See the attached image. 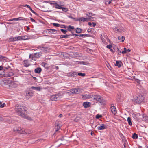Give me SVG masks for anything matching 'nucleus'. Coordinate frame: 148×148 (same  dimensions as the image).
Listing matches in <instances>:
<instances>
[{
    "instance_id": "nucleus-1",
    "label": "nucleus",
    "mask_w": 148,
    "mask_h": 148,
    "mask_svg": "<svg viewBox=\"0 0 148 148\" xmlns=\"http://www.w3.org/2000/svg\"><path fill=\"white\" fill-rule=\"evenodd\" d=\"M27 108L23 105L17 104L15 106V111L17 112L24 118L27 119Z\"/></svg>"
},
{
    "instance_id": "nucleus-2",
    "label": "nucleus",
    "mask_w": 148,
    "mask_h": 148,
    "mask_svg": "<svg viewBox=\"0 0 148 148\" xmlns=\"http://www.w3.org/2000/svg\"><path fill=\"white\" fill-rule=\"evenodd\" d=\"M90 100L93 101H99L102 105L105 103V101L103 99V97L98 95L91 94Z\"/></svg>"
},
{
    "instance_id": "nucleus-3",
    "label": "nucleus",
    "mask_w": 148,
    "mask_h": 148,
    "mask_svg": "<svg viewBox=\"0 0 148 148\" xmlns=\"http://www.w3.org/2000/svg\"><path fill=\"white\" fill-rule=\"evenodd\" d=\"M83 90L82 88H77L72 89L68 90V93H71L72 94H78L82 92Z\"/></svg>"
},
{
    "instance_id": "nucleus-4",
    "label": "nucleus",
    "mask_w": 148,
    "mask_h": 148,
    "mask_svg": "<svg viewBox=\"0 0 148 148\" xmlns=\"http://www.w3.org/2000/svg\"><path fill=\"white\" fill-rule=\"evenodd\" d=\"M13 72L10 71L9 72H6L5 71H2L0 72V75H3L5 77H9L14 75Z\"/></svg>"
},
{
    "instance_id": "nucleus-5",
    "label": "nucleus",
    "mask_w": 148,
    "mask_h": 148,
    "mask_svg": "<svg viewBox=\"0 0 148 148\" xmlns=\"http://www.w3.org/2000/svg\"><path fill=\"white\" fill-rule=\"evenodd\" d=\"M144 99L143 96L142 95H140L134 99V101L137 103H140L143 101Z\"/></svg>"
},
{
    "instance_id": "nucleus-6",
    "label": "nucleus",
    "mask_w": 148,
    "mask_h": 148,
    "mask_svg": "<svg viewBox=\"0 0 148 148\" xmlns=\"http://www.w3.org/2000/svg\"><path fill=\"white\" fill-rule=\"evenodd\" d=\"M13 130L15 132H17L20 134H24L25 133V131L21 128V127H15L13 129Z\"/></svg>"
},
{
    "instance_id": "nucleus-7",
    "label": "nucleus",
    "mask_w": 148,
    "mask_h": 148,
    "mask_svg": "<svg viewBox=\"0 0 148 148\" xmlns=\"http://www.w3.org/2000/svg\"><path fill=\"white\" fill-rule=\"evenodd\" d=\"M75 21H79V22L82 21L84 22L86 21L88 22L89 21H91V20H90V18H84L83 17H82L76 19Z\"/></svg>"
},
{
    "instance_id": "nucleus-8",
    "label": "nucleus",
    "mask_w": 148,
    "mask_h": 148,
    "mask_svg": "<svg viewBox=\"0 0 148 148\" xmlns=\"http://www.w3.org/2000/svg\"><path fill=\"white\" fill-rule=\"evenodd\" d=\"M91 97V94L90 95H87L85 94L84 95H82L81 96V98L82 99H89L90 100Z\"/></svg>"
},
{
    "instance_id": "nucleus-9",
    "label": "nucleus",
    "mask_w": 148,
    "mask_h": 148,
    "mask_svg": "<svg viewBox=\"0 0 148 148\" xmlns=\"http://www.w3.org/2000/svg\"><path fill=\"white\" fill-rule=\"evenodd\" d=\"M60 98V97L58 95H52L51 96V99L52 101H55Z\"/></svg>"
},
{
    "instance_id": "nucleus-10",
    "label": "nucleus",
    "mask_w": 148,
    "mask_h": 148,
    "mask_svg": "<svg viewBox=\"0 0 148 148\" xmlns=\"http://www.w3.org/2000/svg\"><path fill=\"white\" fill-rule=\"evenodd\" d=\"M111 111L113 114L115 115L117 113L116 110L114 106H112L111 107Z\"/></svg>"
},
{
    "instance_id": "nucleus-11",
    "label": "nucleus",
    "mask_w": 148,
    "mask_h": 148,
    "mask_svg": "<svg viewBox=\"0 0 148 148\" xmlns=\"http://www.w3.org/2000/svg\"><path fill=\"white\" fill-rule=\"evenodd\" d=\"M106 128V127L103 124H101V125L97 127V129L99 130H103Z\"/></svg>"
},
{
    "instance_id": "nucleus-12",
    "label": "nucleus",
    "mask_w": 148,
    "mask_h": 148,
    "mask_svg": "<svg viewBox=\"0 0 148 148\" xmlns=\"http://www.w3.org/2000/svg\"><path fill=\"white\" fill-rule=\"evenodd\" d=\"M49 34H56L57 30L54 29H49L47 30Z\"/></svg>"
},
{
    "instance_id": "nucleus-13",
    "label": "nucleus",
    "mask_w": 148,
    "mask_h": 148,
    "mask_svg": "<svg viewBox=\"0 0 148 148\" xmlns=\"http://www.w3.org/2000/svg\"><path fill=\"white\" fill-rule=\"evenodd\" d=\"M16 38H18L17 40H25V39H28V36H25V38H24V37H22L21 36H18V37H16Z\"/></svg>"
},
{
    "instance_id": "nucleus-14",
    "label": "nucleus",
    "mask_w": 148,
    "mask_h": 148,
    "mask_svg": "<svg viewBox=\"0 0 148 148\" xmlns=\"http://www.w3.org/2000/svg\"><path fill=\"white\" fill-rule=\"evenodd\" d=\"M122 62L121 61H117L115 64V66H117L118 67H120L121 66Z\"/></svg>"
},
{
    "instance_id": "nucleus-15",
    "label": "nucleus",
    "mask_w": 148,
    "mask_h": 148,
    "mask_svg": "<svg viewBox=\"0 0 148 148\" xmlns=\"http://www.w3.org/2000/svg\"><path fill=\"white\" fill-rule=\"evenodd\" d=\"M142 119L143 121H148V116L145 114H143Z\"/></svg>"
},
{
    "instance_id": "nucleus-16",
    "label": "nucleus",
    "mask_w": 148,
    "mask_h": 148,
    "mask_svg": "<svg viewBox=\"0 0 148 148\" xmlns=\"http://www.w3.org/2000/svg\"><path fill=\"white\" fill-rule=\"evenodd\" d=\"M31 89H34L36 91H40L42 88L40 87H31L30 88Z\"/></svg>"
},
{
    "instance_id": "nucleus-17",
    "label": "nucleus",
    "mask_w": 148,
    "mask_h": 148,
    "mask_svg": "<svg viewBox=\"0 0 148 148\" xmlns=\"http://www.w3.org/2000/svg\"><path fill=\"white\" fill-rule=\"evenodd\" d=\"M90 102H86L83 103V105L85 108H87L90 106Z\"/></svg>"
},
{
    "instance_id": "nucleus-18",
    "label": "nucleus",
    "mask_w": 148,
    "mask_h": 148,
    "mask_svg": "<svg viewBox=\"0 0 148 148\" xmlns=\"http://www.w3.org/2000/svg\"><path fill=\"white\" fill-rule=\"evenodd\" d=\"M131 50L129 49H127L126 48H124V50L121 52L122 53L124 54L127 53V52H130Z\"/></svg>"
},
{
    "instance_id": "nucleus-19",
    "label": "nucleus",
    "mask_w": 148,
    "mask_h": 148,
    "mask_svg": "<svg viewBox=\"0 0 148 148\" xmlns=\"http://www.w3.org/2000/svg\"><path fill=\"white\" fill-rule=\"evenodd\" d=\"M29 58H31L32 60H36V57L34 56V54H30L29 55Z\"/></svg>"
},
{
    "instance_id": "nucleus-20",
    "label": "nucleus",
    "mask_w": 148,
    "mask_h": 148,
    "mask_svg": "<svg viewBox=\"0 0 148 148\" xmlns=\"http://www.w3.org/2000/svg\"><path fill=\"white\" fill-rule=\"evenodd\" d=\"M42 71V69L40 67H38L35 69L34 71L36 73H39Z\"/></svg>"
},
{
    "instance_id": "nucleus-21",
    "label": "nucleus",
    "mask_w": 148,
    "mask_h": 148,
    "mask_svg": "<svg viewBox=\"0 0 148 148\" xmlns=\"http://www.w3.org/2000/svg\"><path fill=\"white\" fill-rule=\"evenodd\" d=\"M7 58L5 56H3L2 55H0V61H4V60L6 61V59Z\"/></svg>"
},
{
    "instance_id": "nucleus-22",
    "label": "nucleus",
    "mask_w": 148,
    "mask_h": 148,
    "mask_svg": "<svg viewBox=\"0 0 148 148\" xmlns=\"http://www.w3.org/2000/svg\"><path fill=\"white\" fill-rule=\"evenodd\" d=\"M72 35L70 34L69 35L66 34V35H61L60 36V38H69V36Z\"/></svg>"
},
{
    "instance_id": "nucleus-23",
    "label": "nucleus",
    "mask_w": 148,
    "mask_h": 148,
    "mask_svg": "<svg viewBox=\"0 0 148 148\" xmlns=\"http://www.w3.org/2000/svg\"><path fill=\"white\" fill-rule=\"evenodd\" d=\"M68 30L71 31V30H73L74 29V27L73 26L69 25L67 27Z\"/></svg>"
},
{
    "instance_id": "nucleus-24",
    "label": "nucleus",
    "mask_w": 148,
    "mask_h": 148,
    "mask_svg": "<svg viewBox=\"0 0 148 148\" xmlns=\"http://www.w3.org/2000/svg\"><path fill=\"white\" fill-rule=\"evenodd\" d=\"M23 65L25 67H28V61L27 60H25L23 62Z\"/></svg>"
},
{
    "instance_id": "nucleus-25",
    "label": "nucleus",
    "mask_w": 148,
    "mask_h": 148,
    "mask_svg": "<svg viewBox=\"0 0 148 148\" xmlns=\"http://www.w3.org/2000/svg\"><path fill=\"white\" fill-rule=\"evenodd\" d=\"M7 70H9V71L12 70V69H11V67L9 66H8V67H3V70L4 71H5Z\"/></svg>"
},
{
    "instance_id": "nucleus-26",
    "label": "nucleus",
    "mask_w": 148,
    "mask_h": 148,
    "mask_svg": "<svg viewBox=\"0 0 148 148\" xmlns=\"http://www.w3.org/2000/svg\"><path fill=\"white\" fill-rule=\"evenodd\" d=\"M127 121L128 122L129 124L130 125H132V123L131 122V119L130 117H128Z\"/></svg>"
},
{
    "instance_id": "nucleus-27",
    "label": "nucleus",
    "mask_w": 148,
    "mask_h": 148,
    "mask_svg": "<svg viewBox=\"0 0 148 148\" xmlns=\"http://www.w3.org/2000/svg\"><path fill=\"white\" fill-rule=\"evenodd\" d=\"M54 7L56 8L57 9H61L62 8V7L61 5H60L59 4H58L57 3L55 4V5Z\"/></svg>"
},
{
    "instance_id": "nucleus-28",
    "label": "nucleus",
    "mask_w": 148,
    "mask_h": 148,
    "mask_svg": "<svg viewBox=\"0 0 148 148\" xmlns=\"http://www.w3.org/2000/svg\"><path fill=\"white\" fill-rule=\"evenodd\" d=\"M82 29L80 28H77L75 29V32L76 33H80L82 32Z\"/></svg>"
},
{
    "instance_id": "nucleus-29",
    "label": "nucleus",
    "mask_w": 148,
    "mask_h": 148,
    "mask_svg": "<svg viewBox=\"0 0 148 148\" xmlns=\"http://www.w3.org/2000/svg\"><path fill=\"white\" fill-rule=\"evenodd\" d=\"M24 19H25V18L23 17H20L18 18H15L14 20L15 21H16L18 20H24Z\"/></svg>"
},
{
    "instance_id": "nucleus-30",
    "label": "nucleus",
    "mask_w": 148,
    "mask_h": 148,
    "mask_svg": "<svg viewBox=\"0 0 148 148\" xmlns=\"http://www.w3.org/2000/svg\"><path fill=\"white\" fill-rule=\"evenodd\" d=\"M78 36L81 37H82L84 36V37H86L90 36V35L89 34H80L78 35Z\"/></svg>"
},
{
    "instance_id": "nucleus-31",
    "label": "nucleus",
    "mask_w": 148,
    "mask_h": 148,
    "mask_svg": "<svg viewBox=\"0 0 148 148\" xmlns=\"http://www.w3.org/2000/svg\"><path fill=\"white\" fill-rule=\"evenodd\" d=\"M28 8L30 10V11L34 14L36 15H37V14L31 8V7L28 5Z\"/></svg>"
},
{
    "instance_id": "nucleus-32",
    "label": "nucleus",
    "mask_w": 148,
    "mask_h": 148,
    "mask_svg": "<svg viewBox=\"0 0 148 148\" xmlns=\"http://www.w3.org/2000/svg\"><path fill=\"white\" fill-rule=\"evenodd\" d=\"M69 73L68 74V75L69 76H70L72 77H74V73Z\"/></svg>"
},
{
    "instance_id": "nucleus-33",
    "label": "nucleus",
    "mask_w": 148,
    "mask_h": 148,
    "mask_svg": "<svg viewBox=\"0 0 148 148\" xmlns=\"http://www.w3.org/2000/svg\"><path fill=\"white\" fill-rule=\"evenodd\" d=\"M34 94V92L33 91L29 90L28 92V96H33Z\"/></svg>"
},
{
    "instance_id": "nucleus-34",
    "label": "nucleus",
    "mask_w": 148,
    "mask_h": 148,
    "mask_svg": "<svg viewBox=\"0 0 148 148\" xmlns=\"http://www.w3.org/2000/svg\"><path fill=\"white\" fill-rule=\"evenodd\" d=\"M87 15L89 17L88 18H90V20H92V19L93 18L91 17V16L92 15V14L91 13H89L87 14Z\"/></svg>"
},
{
    "instance_id": "nucleus-35",
    "label": "nucleus",
    "mask_w": 148,
    "mask_h": 148,
    "mask_svg": "<svg viewBox=\"0 0 148 148\" xmlns=\"http://www.w3.org/2000/svg\"><path fill=\"white\" fill-rule=\"evenodd\" d=\"M132 138L133 139H136L138 138L137 135L136 133H134L133 135Z\"/></svg>"
},
{
    "instance_id": "nucleus-36",
    "label": "nucleus",
    "mask_w": 148,
    "mask_h": 148,
    "mask_svg": "<svg viewBox=\"0 0 148 148\" xmlns=\"http://www.w3.org/2000/svg\"><path fill=\"white\" fill-rule=\"evenodd\" d=\"M34 54V56H35V57H36V59L37 58H38L40 56V54L38 53H36Z\"/></svg>"
},
{
    "instance_id": "nucleus-37",
    "label": "nucleus",
    "mask_w": 148,
    "mask_h": 148,
    "mask_svg": "<svg viewBox=\"0 0 148 148\" xmlns=\"http://www.w3.org/2000/svg\"><path fill=\"white\" fill-rule=\"evenodd\" d=\"M78 75L79 76L84 77L85 75L86 74L85 73H82L81 72H79V73H78Z\"/></svg>"
},
{
    "instance_id": "nucleus-38",
    "label": "nucleus",
    "mask_w": 148,
    "mask_h": 148,
    "mask_svg": "<svg viewBox=\"0 0 148 148\" xmlns=\"http://www.w3.org/2000/svg\"><path fill=\"white\" fill-rule=\"evenodd\" d=\"M60 30L64 34H66L67 32V30H64L63 29H61Z\"/></svg>"
},
{
    "instance_id": "nucleus-39",
    "label": "nucleus",
    "mask_w": 148,
    "mask_h": 148,
    "mask_svg": "<svg viewBox=\"0 0 148 148\" xmlns=\"http://www.w3.org/2000/svg\"><path fill=\"white\" fill-rule=\"evenodd\" d=\"M64 12H66L68 10L67 8H66L62 7V8L61 9Z\"/></svg>"
},
{
    "instance_id": "nucleus-40",
    "label": "nucleus",
    "mask_w": 148,
    "mask_h": 148,
    "mask_svg": "<svg viewBox=\"0 0 148 148\" xmlns=\"http://www.w3.org/2000/svg\"><path fill=\"white\" fill-rule=\"evenodd\" d=\"M38 48L42 50H44L45 49L44 47H42V46H38Z\"/></svg>"
},
{
    "instance_id": "nucleus-41",
    "label": "nucleus",
    "mask_w": 148,
    "mask_h": 148,
    "mask_svg": "<svg viewBox=\"0 0 148 148\" xmlns=\"http://www.w3.org/2000/svg\"><path fill=\"white\" fill-rule=\"evenodd\" d=\"M53 25L54 26L59 27L60 26V25L59 24L57 23H53Z\"/></svg>"
},
{
    "instance_id": "nucleus-42",
    "label": "nucleus",
    "mask_w": 148,
    "mask_h": 148,
    "mask_svg": "<svg viewBox=\"0 0 148 148\" xmlns=\"http://www.w3.org/2000/svg\"><path fill=\"white\" fill-rule=\"evenodd\" d=\"M115 30L116 32H120L121 29L118 27H116L115 29Z\"/></svg>"
},
{
    "instance_id": "nucleus-43",
    "label": "nucleus",
    "mask_w": 148,
    "mask_h": 148,
    "mask_svg": "<svg viewBox=\"0 0 148 148\" xmlns=\"http://www.w3.org/2000/svg\"><path fill=\"white\" fill-rule=\"evenodd\" d=\"M22 71L23 72V73H25L23 74L24 75H27V70H25V71H24V69H23V70Z\"/></svg>"
},
{
    "instance_id": "nucleus-44",
    "label": "nucleus",
    "mask_w": 148,
    "mask_h": 148,
    "mask_svg": "<svg viewBox=\"0 0 148 148\" xmlns=\"http://www.w3.org/2000/svg\"><path fill=\"white\" fill-rule=\"evenodd\" d=\"M60 27L61 28H66V27L65 25H60Z\"/></svg>"
},
{
    "instance_id": "nucleus-45",
    "label": "nucleus",
    "mask_w": 148,
    "mask_h": 148,
    "mask_svg": "<svg viewBox=\"0 0 148 148\" xmlns=\"http://www.w3.org/2000/svg\"><path fill=\"white\" fill-rule=\"evenodd\" d=\"M102 117V116L101 115L97 114L96 115V118L97 119H98Z\"/></svg>"
},
{
    "instance_id": "nucleus-46",
    "label": "nucleus",
    "mask_w": 148,
    "mask_h": 148,
    "mask_svg": "<svg viewBox=\"0 0 148 148\" xmlns=\"http://www.w3.org/2000/svg\"><path fill=\"white\" fill-rule=\"evenodd\" d=\"M44 47V50H42L43 51H44L45 52H46L47 51V48L46 47Z\"/></svg>"
},
{
    "instance_id": "nucleus-47",
    "label": "nucleus",
    "mask_w": 148,
    "mask_h": 148,
    "mask_svg": "<svg viewBox=\"0 0 148 148\" xmlns=\"http://www.w3.org/2000/svg\"><path fill=\"white\" fill-rule=\"evenodd\" d=\"M17 38H16V37H12L13 42L17 41Z\"/></svg>"
},
{
    "instance_id": "nucleus-48",
    "label": "nucleus",
    "mask_w": 148,
    "mask_h": 148,
    "mask_svg": "<svg viewBox=\"0 0 148 148\" xmlns=\"http://www.w3.org/2000/svg\"><path fill=\"white\" fill-rule=\"evenodd\" d=\"M106 47L107 48L110 49L111 48H112V46L111 45L109 44V45H107L106 46Z\"/></svg>"
},
{
    "instance_id": "nucleus-49",
    "label": "nucleus",
    "mask_w": 148,
    "mask_h": 148,
    "mask_svg": "<svg viewBox=\"0 0 148 148\" xmlns=\"http://www.w3.org/2000/svg\"><path fill=\"white\" fill-rule=\"evenodd\" d=\"M116 50L118 52V54L119 55H120L121 53V51L118 48H117Z\"/></svg>"
},
{
    "instance_id": "nucleus-50",
    "label": "nucleus",
    "mask_w": 148,
    "mask_h": 148,
    "mask_svg": "<svg viewBox=\"0 0 148 148\" xmlns=\"http://www.w3.org/2000/svg\"><path fill=\"white\" fill-rule=\"evenodd\" d=\"M28 122H29V121H30L32 123H34V121L31 118L28 117Z\"/></svg>"
},
{
    "instance_id": "nucleus-51",
    "label": "nucleus",
    "mask_w": 148,
    "mask_h": 148,
    "mask_svg": "<svg viewBox=\"0 0 148 148\" xmlns=\"http://www.w3.org/2000/svg\"><path fill=\"white\" fill-rule=\"evenodd\" d=\"M6 105L5 104V103H3L2 104H1L0 106V107L1 108H3Z\"/></svg>"
},
{
    "instance_id": "nucleus-52",
    "label": "nucleus",
    "mask_w": 148,
    "mask_h": 148,
    "mask_svg": "<svg viewBox=\"0 0 148 148\" xmlns=\"http://www.w3.org/2000/svg\"><path fill=\"white\" fill-rule=\"evenodd\" d=\"M8 40L10 42H12V37H11L8 39Z\"/></svg>"
},
{
    "instance_id": "nucleus-53",
    "label": "nucleus",
    "mask_w": 148,
    "mask_h": 148,
    "mask_svg": "<svg viewBox=\"0 0 148 148\" xmlns=\"http://www.w3.org/2000/svg\"><path fill=\"white\" fill-rule=\"evenodd\" d=\"M47 65V64L45 62H42V66H45Z\"/></svg>"
},
{
    "instance_id": "nucleus-54",
    "label": "nucleus",
    "mask_w": 148,
    "mask_h": 148,
    "mask_svg": "<svg viewBox=\"0 0 148 148\" xmlns=\"http://www.w3.org/2000/svg\"><path fill=\"white\" fill-rule=\"evenodd\" d=\"M121 39H122V40H121L122 42H124V41L125 40V37L123 36H122L121 37Z\"/></svg>"
},
{
    "instance_id": "nucleus-55",
    "label": "nucleus",
    "mask_w": 148,
    "mask_h": 148,
    "mask_svg": "<svg viewBox=\"0 0 148 148\" xmlns=\"http://www.w3.org/2000/svg\"><path fill=\"white\" fill-rule=\"evenodd\" d=\"M92 29H88V30H87V32H88V33H90V32H92Z\"/></svg>"
},
{
    "instance_id": "nucleus-56",
    "label": "nucleus",
    "mask_w": 148,
    "mask_h": 148,
    "mask_svg": "<svg viewBox=\"0 0 148 148\" xmlns=\"http://www.w3.org/2000/svg\"><path fill=\"white\" fill-rule=\"evenodd\" d=\"M79 62V64H86L85 63V62Z\"/></svg>"
},
{
    "instance_id": "nucleus-57",
    "label": "nucleus",
    "mask_w": 148,
    "mask_h": 148,
    "mask_svg": "<svg viewBox=\"0 0 148 148\" xmlns=\"http://www.w3.org/2000/svg\"><path fill=\"white\" fill-rule=\"evenodd\" d=\"M30 18L31 20V21L32 22H35V20L33 19V18H31V17H30Z\"/></svg>"
},
{
    "instance_id": "nucleus-58",
    "label": "nucleus",
    "mask_w": 148,
    "mask_h": 148,
    "mask_svg": "<svg viewBox=\"0 0 148 148\" xmlns=\"http://www.w3.org/2000/svg\"><path fill=\"white\" fill-rule=\"evenodd\" d=\"M50 3L51 4H54L55 5V4H56V2H51Z\"/></svg>"
},
{
    "instance_id": "nucleus-59",
    "label": "nucleus",
    "mask_w": 148,
    "mask_h": 148,
    "mask_svg": "<svg viewBox=\"0 0 148 148\" xmlns=\"http://www.w3.org/2000/svg\"><path fill=\"white\" fill-rule=\"evenodd\" d=\"M3 66H0V71L3 70Z\"/></svg>"
},
{
    "instance_id": "nucleus-60",
    "label": "nucleus",
    "mask_w": 148,
    "mask_h": 148,
    "mask_svg": "<svg viewBox=\"0 0 148 148\" xmlns=\"http://www.w3.org/2000/svg\"><path fill=\"white\" fill-rule=\"evenodd\" d=\"M9 21H15L14 18L13 19H11L8 20Z\"/></svg>"
},
{
    "instance_id": "nucleus-61",
    "label": "nucleus",
    "mask_w": 148,
    "mask_h": 148,
    "mask_svg": "<svg viewBox=\"0 0 148 148\" xmlns=\"http://www.w3.org/2000/svg\"><path fill=\"white\" fill-rule=\"evenodd\" d=\"M92 25H93V26L94 27H95L96 25V24L95 23L93 22Z\"/></svg>"
},
{
    "instance_id": "nucleus-62",
    "label": "nucleus",
    "mask_w": 148,
    "mask_h": 148,
    "mask_svg": "<svg viewBox=\"0 0 148 148\" xmlns=\"http://www.w3.org/2000/svg\"><path fill=\"white\" fill-rule=\"evenodd\" d=\"M3 121V118L1 117L0 116V121Z\"/></svg>"
},
{
    "instance_id": "nucleus-63",
    "label": "nucleus",
    "mask_w": 148,
    "mask_h": 148,
    "mask_svg": "<svg viewBox=\"0 0 148 148\" xmlns=\"http://www.w3.org/2000/svg\"><path fill=\"white\" fill-rule=\"evenodd\" d=\"M88 25H90V26H91V25H92V23H91V22H89L88 23Z\"/></svg>"
},
{
    "instance_id": "nucleus-64",
    "label": "nucleus",
    "mask_w": 148,
    "mask_h": 148,
    "mask_svg": "<svg viewBox=\"0 0 148 148\" xmlns=\"http://www.w3.org/2000/svg\"><path fill=\"white\" fill-rule=\"evenodd\" d=\"M3 83V81L0 79V84H2Z\"/></svg>"
}]
</instances>
